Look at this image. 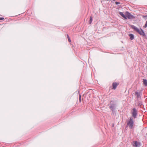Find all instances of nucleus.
<instances>
[{"instance_id":"obj_1","label":"nucleus","mask_w":147,"mask_h":147,"mask_svg":"<svg viewBox=\"0 0 147 147\" xmlns=\"http://www.w3.org/2000/svg\"><path fill=\"white\" fill-rule=\"evenodd\" d=\"M130 26L132 29H134L135 31L138 33L140 35L144 36H146V35L143 30L141 28H140V30H139L138 28L134 25H131Z\"/></svg>"},{"instance_id":"obj_2","label":"nucleus","mask_w":147,"mask_h":147,"mask_svg":"<svg viewBox=\"0 0 147 147\" xmlns=\"http://www.w3.org/2000/svg\"><path fill=\"white\" fill-rule=\"evenodd\" d=\"M134 124L133 118L131 117L129 120L127 121V127H129L131 129H132L134 128Z\"/></svg>"},{"instance_id":"obj_3","label":"nucleus","mask_w":147,"mask_h":147,"mask_svg":"<svg viewBox=\"0 0 147 147\" xmlns=\"http://www.w3.org/2000/svg\"><path fill=\"white\" fill-rule=\"evenodd\" d=\"M131 113L132 115V117L134 119L137 118L138 115V111L135 108H134L131 109Z\"/></svg>"},{"instance_id":"obj_4","label":"nucleus","mask_w":147,"mask_h":147,"mask_svg":"<svg viewBox=\"0 0 147 147\" xmlns=\"http://www.w3.org/2000/svg\"><path fill=\"white\" fill-rule=\"evenodd\" d=\"M142 95V92L140 91H136L134 94V95L136 96V98L138 99H141Z\"/></svg>"},{"instance_id":"obj_5","label":"nucleus","mask_w":147,"mask_h":147,"mask_svg":"<svg viewBox=\"0 0 147 147\" xmlns=\"http://www.w3.org/2000/svg\"><path fill=\"white\" fill-rule=\"evenodd\" d=\"M126 15L127 18L129 19H134L135 18V17L131 14L128 12H127L126 13Z\"/></svg>"},{"instance_id":"obj_6","label":"nucleus","mask_w":147,"mask_h":147,"mask_svg":"<svg viewBox=\"0 0 147 147\" xmlns=\"http://www.w3.org/2000/svg\"><path fill=\"white\" fill-rule=\"evenodd\" d=\"M109 108L112 111H114L116 108V104L115 103L111 104Z\"/></svg>"},{"instance_id":"obj_7","label":"nucleus","mask_w":147,"mask_h":147,"mask_svg":"<svg viewBox=\"0 0 147 147\" xmlns=\"http://www.w3.org/2000/svg\"><path fill=\"white\" fill-rule=\"evenodd\" d=\"M119 83H117L116 82H114L112 84V86L113 88H112V89L115 90L117 86L119 85Z\"/></svg>"},{"instance_id":"obj_8","label":"nucleus","mask_w":147,"mask_h":147,"mask_svg":"<svg viewBox=\"0 0 147 147\" xmlns=\"http://www.w3.org/2000/svg\"><path fill=\"white\" fill-rule=\"evenodd\" d=\"M139 144L137 141H134L133 142L132 145L134 147H137Z\"/></svg>"},{"instance_id":"obj_9","label":"nucleus","mask_w":147,"mask_h":147,"mask_svg":"<svg viewBox=\"0 0 147 147\" xmlns=\"http://www.w3.org/2000/svg\"><path fill=\"white\" fill-rule=\"evenodd\" d=\"M137 105L139 106L141 108H142L143 107H144L142 102L140 101H138V103H137Z\"/></svg>"},{"instance_id":"obj_10","label":"nucleus","mask_w":147,"mask_h":147,"mask_svg":"<svg viewBox=\"0 0 147 147\" xmlns=\"http://www.w3.org/2000/svg\"><path fill=\"white\" fill-rule=\"evenodd\" d=\"M119 13L121 16L123 17L125 19H127V18L126 15H125L123 12H119Z\"/></svg>"},{"instance_id":"obj_11","label":"nucleus","mask_w":147,"mask_h":147,"mask_svg":"<svg viewBox=\"0 0 147 147\" xmlns=\"http://www.w3.org/2000/svg\"><path fill=\"white\" fill-rule=\"evenodd\" d=\"M129 36L130 37L129 38L130 40H133L134 39V36L133 34H129Z\"/></svg>"},{"instance_id":"obj_12","label":"nucleus","mask_w":147,"mask_h":147,"mask_svg":"<svg viewBox=\"0 0 147 147\" xmlns=\"http://www.w3.org/2000/svg\"><path fill=\"white\" fill-rule=\"evenodd\" d=\"M143 84L145 86H147V80L146 79H143Z\"/></svg>"},{"instance_id":"obj_13","label":"nucleus","mask_w":147,"mask_h":147,"mask_svg":"<svg viewBox=\"0 0 147 147\" xmlns=\"http://www.w3.org/2000/svg\"><path fill=\"white\" fill-rule=\"evenodd\" d=\"M92 17L91 16H90V20L89 21V24H91V23L92 22Z\"/></svg>"},{"instance_id":"obj_14","label":"nucleus","mask_w":147,"mask_h":147,"mask_svg":"<svg viewBox=\"0 0 147 147\" xmlns=\"http://www.w3.org/2000/svg\"><path fill=\"white\" fill-rule=\"evenodd\" d=\"M81 96L80 94H79V101L80 102H81Z\"/></svg>"},{"instance_id":"obj_15","label":"nucleus","mask_w":147,"mask_h":147,"mask_svg":"<svg viewBox=\"0 0 147 147\" xmlns=\"http://www.w3.org/2000/svg\"><path fill=\"white\" fill-rule=\"evenodd\" d=\"M67 38L68 41L69 42H71V40L70 39V38L69 36V35L68 34H67Z\"/></svg>"},{"instance_id":"obj_16","label":"nucleus","mask_w":147,"mask_h":147,"mask_svg":"<svg viewBox=\"0 0 147 147\" xmlns=\"http://www.w3.org/2000/svg\"><path fill=\"white\" fill-rule=\"evenodd\" d=\"M120 3V2H115V4L116 5H118V4H119Z\"/></svg>"},{"instance_id":"obj_17","label":"nucleus","mask_w":147,"mask_h":147,"mask_svg":"<svg viewBox=\"0 0 147 147\" xmlns=\"http://www.w3.org/2000/svg\"><path fill=\"white\" fill-rule=\"evenodd\" d=\"M4 19V18H2V17L0 18V20H2Z\"/></svg>"},{"instance_id":"obj_18","label":"nucleus","mask_w":147,"mask_h":147,"mask_svg":"<svg viewBox=\"0 0 147 147\" xmlns=\"http://www.w3.org/2000/svg\"><path fill=\"white\" fill-rule=\"evenodd\" d=\"M143 17L144 18H147V16L146 15V16H143Z\"/></svg>"},{"instance_id":"obj_19","label":"nucleus","mask_w":147,"mask_h":147,"mask_svg":"<svg viewBox=\"0 0 147 147\" xmlns=\"http://www.w3.org/2000/svg\"><path fill=\"white\" fill-rule=\"evenodd\" d=\"M113 0V1H115V0Z\"/></svg>"}]
</instances>
